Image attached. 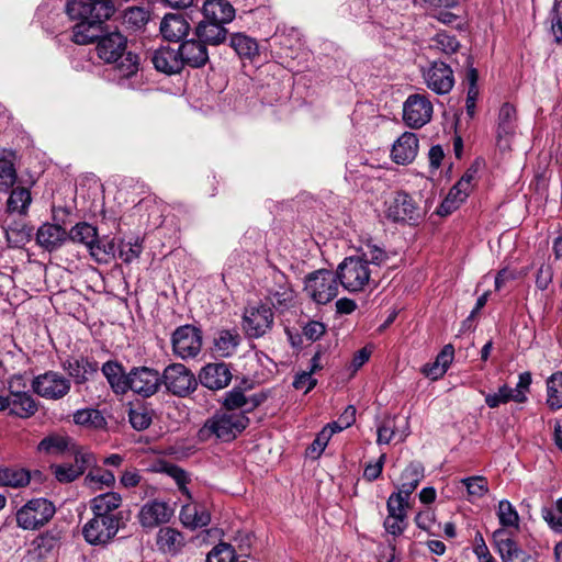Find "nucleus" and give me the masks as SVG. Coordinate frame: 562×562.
Returning <instances> with one entry per match:
<instances>
[{
	"mask_svg": "<svg viewBox=\"0 0 562 562\" xmlns=\"http://www.w3.org/2000/svg\"><path fill=\"white\" fill-rule=\"evenodd\" d=\"M362 260H366L367 267L370 263L380 266L387 258L385 251L376 246L368 245L367 250H364L361 255Z\"/></svg>",
	"mask_w": 562,
	"mask_h": 562,
	"instance_id": "61",
	"label": "nucleus"
},
{
	"mask_svg": "<svg viewBox=\"0 0 562 562\" xmlns=\"http://www.w3.org/2000/svg\"><path fill=\"white\" fill-rule=\"evenodd\" d=\"M32 202V195L27 188L16 187L12 189L7 201V212L26 215Z\"/></svg>",
	"mask_w": 562,
	"mask_h": 562,
	"instance_id": "37",
	"label": "nucleus"
},
{
	"mask_svg": "<svg viewBox=\"0 0 562 562\" xmlns=\"http://www.w3.org/2000/svg\"><path fill=\"white\" fill-rule=\"evenodd\" d=\"M462 484L467 487L468 494L473 497H482L487 493V481L484 476H471L463 479Z\"/></svg>",
	"mask_w": 562,
	"mask_h": 562,
	"instance_id": "55",
	"label": "nucleus"
},
{
	"mask_svg": "<svg viewBox=\"0 0 562 562\" xmlns=\"http://www.w3.org/2000/svg\"><path fill=\"white\" fill-rule=\"evenodd\" d=\"M123 516H99L88 520L82 527L85 540L92 546L108 544L123 526Z\"/></svg>",
	"mask_w": 562,
	"mask_h": 562,
	"instance_id": "4",
	"label": "nucleus"
},
{
	"mask_svg": "<svg viewBox=\"0 0 562 562\" xmlns=\"http://www.w3.org/2000/svg\"><path fill=\"white\" fill-rule=\"evenodd\" d=\"M101 371L116 395H124L127 393L130 372L126 373L119 361H106L103 363Z\"/></svg>",
	"mask_w": 562,
	"mask_h": 562,
	"instance_id": "29",
	"label": "nucleus"
},
{
	"mask_svg": "<svg viewBox=\"0 0 562 562\" xmlns=\"http://www.w3.org/2000/svg\"><path fill=\"white\" fill-rule=\"evenodd\" d=\"M553 280V268L551 265L543 263L539 267L536 276V286L544 291L551 284Z\"/></svg>",
	"mask_w": 562,
	"mask_h": 562,
	"instance_id": "62",
	"label": "nucleus"
},
{
	"mask_svg": "<svg viewBox=\"0 0 562 562\" xmlns=\"http://www.w3.org/2000/svg\"><path fill=\"white\" fill-rule=\"evenodd\" d=\"M331 436L333 430L322 429V431L318 432L312 445L307 448V453L312 458H318L326 448Z\"/></svg>",
	"mask_w": 562,
	"mask_h": 562,
	"instance_id": "59",
	"label": "nucleus"
},
{
	"mask_svg": "<svg viewBox=\"0 0 562 562\" xmlns=\"http://www.w3.org/2000/svg\"><path fill=\"white\" fill-rule=\"evenodd\" d=\"M396 435H397L396 418L387 417L378 427L376 443L378 445H387L396 437Z\"/></svg>",
	"mask_w": 562,
	"mask_h": 562,
	"instance_id": "54",
	"label": "nucleus"
},
{
	"mask_svg": "<svg viewBox=\"0 0 562 562\" xmlns=\"http://www.w3.org/2000/svg\"><path fill=\"white\" fill-rule=\"evenodd\" d=\"M124 21L131 27L138 30L149 21V12L140 7H132L125 10Z\"/></svg>",
	"mask_w": 562,
	"mask_h": 562,
	"instance_id": "53",
	"label": "nucleus"
},
{
	"mask_svg": "<svg viewBox=\"0 0 562 562\" xmlns=\"http://www.w3.org/2000/svg\"><path fill=\"white\" fill-rule=\"evenodd\" d=\"M30 483V474L24 469H0V485L9 487H23Z\"/></svg>",
	"mask_w": 562,
	"mask_h": 562,
	"instance_id": "45",
	"label": "nucleus"
},
{
	"mask_svg": "<svg viewBox=\"0 0 562 562\" xmlns=\"http://www.w3.org/2000/svg\"><path fill=\"white\" fill-rule=\"evenodd\" d=\"M172 350L181 359L196 357L202 348V333L192 325L178 327L171 337Z\"/></svg>",
	"mask_w": 562,
	"mask_h": 562,
	"instance_id": "13",
	"label": "nucleus"
},
{
	"mask_svg": "<svg viewBox=\"0 0 562 562\" xmlns=\"http://www.w3.org/2000/svg\"><path fill=\"white\" fill-rule=\"evenodd\" d=\"M493 544L502 562H539L537 555L525 551L510 530L498 528L493 535Z\"/></svg>",
	"mask_w": 562,
	"mask_h": 562,
	"instance_id": "10",
	"label": "nucleus"
},
{
	"mask_svg": "<svg viewBox=\"0 0 562 562\" xmlns=\"http://www.w3.org/2000/svg\"><path fill=\"white\" fill-rule=\"evenodd\" d=\"M193 35L206 46H218L227 40L228 31L225 25L201 20L194 26Z\"/></svg>",
	"mask_w": 562,
	"mask_h": 562,
	"instance_id": "28",
	"label": "nucleus"
},
{
	"mask_svg": "<svg viewBox=\"0 0 562 562\" xmlns=\"http://www.w3.org/2000/svg\"><path fill=\"white\" fill-rule=\"evenodd\" d=\"M142 249H143V247H142V244L139 243L138 239H135L134 243H131V241L124 243V241H122L121 245H120V248H119V257L125 263H130L134 259L139 257L140 252H142Z\"/></svg>",
	"mask_w": 562,
	"mask_h": 562,
	"instance_id": "58",
	"label": "nucleus"
},
{
	"mask_svg": "<svg viewBox=\"0 0 562 562\" xmlns=\"http://www.w3.org/2000/svg\"><path fill=\"white\" fill-rule=\"evenodd\" d=\"M386 460V454L382 453L375 463H369L366 465L363 471V477L368 482H373L380 477L383 467Z\"/></svg>",
	"mask_w": 562,
	"mask_h": 562,
	"instance_id": "63",
	"label": "nucleus"
},
{
	"mask_svg": "<svg viewBox=\"0 0 562 562\" xmlns=\"http://www.w3.org/2000/svg\"><path fill=\"white\" fill-rule=\"evenodd\" d=\"M284 279L285 277L283 274H278L277 280L280 284L279 290L269 291V297L276 308L286 310L290 307L293 300V291L284 282Z\"/></svg>",
	"mask_w": 562,
	"mask_h": 562,
	"instance_id": "46",
	"label": "nucleus"
},
{
	"mask_svg": "<svg viewBox=\"0 0 562 562\" xmlns=\"http://www.w3.org/2000/svg\"><path fill=\"white\" fill-rule=\"evenodd\" d=\"M66 12L78 22L72 26L71 41L77 45L98 42L103 33L102 25L115 12L113 0H71Z\"/></svg>",
	"mask_w": 562,
	"mask_h": 562,
	"instance_id": "1",
	"label": "nucleus"
},
{
	"mask_svg": "<svg viewBox=\"0 0 562 562\" xmlns=\"http://www.w3.org/2000/svg\"><path fill=\"white\" fill-rule=\"evenodd\" d=\"M61 368L74 380L75 384L81 385L98 372L99 364L95 360L86 356L67 357L61 361Z\"/></svg>",
	"mask_w": 562,
	"mask_h": 562,
	"instance_id": "19",
	"label": "nucleus"
},
{
	"mask_svg": "<svg viewBox=\"0 0 562 562\" xmlns=\"http://www.w3.org/2000/svg\"><path fill=\"white\" fill-rule=\"evenodd\" d=\"M408 497L402 493H392L386 502L387 516L397 517L400 521L407 519L406 509L408 507Z\"/></svg>",
	"mask_w": 562,
	"mask_h": 562,
	"instance_id": "50",
	"label": "nucleus"
},
{
	"mask_svg": "<svg viewBox=\"0 0 562 562\" xmlns=\"http://www.w3.org/2000/svg\"><path fill=\"white\" fill-rule=\"evenodd\" d=\"M159 30L166 41L178 43L189 34L191 26L182 14L168 13L161 20Z\"/></svg>",
	"mask_w": 562,
	"mask_h": 562,
	"instance_id": "26",
	"label": "nucleus"
},
{
	"mask_svg": "<svg viewBox=\"0 0 562 562\" xmlns=\"http://www.w3.org/2000/svg\"><path fill=\"white\" fill-rule=\"evenodd\" d=\"M430 50L440 52L446 55H451L458 52L460 43L454 35H450L446 32L438 33L431 38L429 46Z\"/></svg>",
	"mask_w": 562,
	"mask_h": 562,
	"instance_id": "48",
	"label": "nucleus"
},
{
	"mask_svg": "<svg viewBox=\"0 0 562 562\" xmlns=\"http://www.w3.org/2000/svg\"><path fill=\"white\" fill-rule=\"evenodd\" d=\"M32 231V227L25 223H14L5 231L7 239L16 246L24 245L31 240Z\"/></svg>",
	"mask_w": 562,
	"mask_h": 562,
	"instance_id": "51",
	"label": "nucleus"
},
{
	"mask_svg": "<svg viewBox=\"0 0 562 562\" xmlns=\"http://www.w3.org/2000/svg\"><path fill=\"white\" fill-rule=\"evenodd\" d=\"M68 234V239L74 243L83 244L88 249L97 241V228L86 222L75 225Z\"/></svg>",
	"mask_w": 562,
	"mask_h": 562,
	"instance_id": "42",
	"label": "nucleus"
},
{
	"mask_svg": "<svg viewBox=\"0 0 562 562\" xmlns=\"http://www.w3.org/2000/svg\"><path fill=\"white\" fill-rule=\"evenodd\" d=\"M182 66L199 69L204 67L209 60L207 46L198 37L182 41L179 45Z\"/></svg>",
	"mask_w": 562,
	"mask_h": 562,
	"instance_id": "21",
	"label": "nucleus"
},
{
	"mask_svg": "<svg viewBox=\"0 0 562 562\" xmlns=\"http://www.w3.org/2000/svg\"><path fill=\"white\" fill-rule=\"evenodd\" d=\"M173 516V509L161 501H150L144 504L137 515L140 526L145 529H154L167 524Z\"/></svg>",
	"mask_w": 562,
	"mask_h": 562,
	"instance_id": "18",
	"label": "nucleus"
},
{
	"mask_svg": "<svg viewBox=\"0 0 562 562\" xmlns=\"http://www.w3.org/2000/svg\"><path fill=\"white\" fill-rule=\"evenodd\" d=\"M8 394L0 395V412L9 409V415L19 418H30L38 411V403L26 391V383L21 374L8 380Z\"/></svg>",
	"mask_w": 562,
	"mask_h": 562,
	"instance_id": "3",
	"label": "nucleus"
},
{
	"mask_svg": "<svg viewBox=\"0 0 562 562\" xmlns=\"http://www.w3.org/2000/svg\"><path fill=\"white\" fill-rule=\"evenodd\" d=\"M418 153V138L411 132L403 133L393 144L392 160L397 165L411 164Z\"/></svg>",
	"mask_w": 562,
	"mask_h": 562,
	"instance_id": "24",
	"label": "nucleus"
},
{
	"mask_svg": "<svg viewBox=\"0 0 562 562\" xmlns=\"http://www.w3.org/2000/svg\"><path fill=\"white\" fill-rule=\"evenodd\" d=\"M161 386V374L149 367H134L130 371L127 392L132 391L142 397L155 395Z\"/></svg>",
	"mask_w": 562,
	"mask_h": 562,
	"instance_id": "14",
	"label": "nucleus"
},
{
	"mask_svg": "<svg viewBox=\"0 0 562 562\" xmlns=\"http://www.w3.org/2000/svg\"><path fill=\"white\" fill-rule=\"evenodd\" d=\"M67 239L66 229L57 224L45 223L38 227L36 233L37 244L47 251L60 248Z\"/></svg>",
	"mask_w": 562,
	"mask_h": 562,
	"instance_id": "27",
	"label": "nucleus"
},
{
	"mask_svg": "<svg viewBox=\"0 0 562 562\" xmlns=\"http://www.w3.org/2000/svg\"><path fill=\"white\" fill-rule=\"evenodd\" d=\"M151 61L156 70L166 75L180 74L183 69L179 48L161 46L153 53Z\"/></svg>",
	"mask_w": 562,
	"mask_h": 562,
	"instance_id": "25",
	"label": "nucleus"
},
{
	"mask_svg": "<svg viewBox=\"0 0 562 562\" xmlns=\"http://www.w3.org/2000/svg\"><path fill=\"white\" fill-rule=\"evenodd\" d=\"M154 412L146 405L138 404L130 408L128 419L131 426L138 431L147 429L153 422Z\"/></svg>",
	"mask_w": 562,
	"mask_h": 562,
	"instance_id": "47",
	"label": "nucleus"
},
{
	"mask_svg": "<svg viewBox=\"0 0 562 562\" xmlns=\"http://www.w3.org/2000/svg\"><path fill=\"white\" fill-rule=\"evenodd\" d=\"M127 40L120 32L101 34L97 42L98 56L106 63L116 61L120 55L125 52Z\"/></svg>",
	"mask_w": 562,
	"mask_h": 562,
	"instance_id": "22",
	"label": "nucleus"
},
{
	"mask_svg": "<svg viewBox=\"0 0 562 562\" xmlns=\"http://www.w3.org/2000/svg\"><path fill=\"white\" fill-rule=\"evenodd\" d=\"M425 468L419 461H412L402 472L400 477V486L397 493H402L406 497L417 488L424 479Z\"/></svg>",
	"mask_w": 562,
	"mask_h": 562,
	"instance_id": "34",
	"label": "nucleus"
},
{
	"mask_svg": "<svg viewBox=\"0 0 562 562\" xmlns=\"http://www.w3.org/2000/svg\"><path fill=\"white\" fill-rule=\"evenodd\" d=\"M202 20L226 25L235 18V9L227 0H204L202 8Z\"/></svg>",
	"mask_w": 562,
	"mask_h": 562,
	"instance_id": "23",
	"label": "nucleus"
},
{
	"mask_svg": "<svg viewBox=\"0 0 562 562\" xmlns=\"http://www.w3.org/2000/svg\"><path fill=\"white\" fill-rule=\"evenodd\" d=\"M265 401L263 395L254 394L247 396L245 389L241 386H234L227 392L222 401L224 412L244 413L245 415L257 408Z\"/></svg>",
	"mask_w": 562,
	"mask_h": 562,
	"instance_id": "20",
	"label": "nucleus"
},
{
	"mask_svg": "<svg viewBox=\"0 0 562 562\" xmlns=\"http://www.w3.org/2000/svg\"><path fill=\"white\" fill-rule=\"evenodd\" d=\"M16 181V170L11 160L0 158V192H7Z\"/></svg>",
	"mask_w": 562,
	"mask_h": 562,
	"instance_id": "52",
	"label": "nucleus"
},
{
	"mask_svg": "<svg viewBox=\"0 0 562 562\" xmlns=\"http://www.w3.org/2000/svg\"><path fill=\"white\" fill-rule=\"evenodd\" d=\"M121 504L122 497L119 493L108 492L93 497L90 502V508L93 514L99 516H123L121 512L115 513Z\"/></svg>",
	"mask_w": 562,
	"mask_h": 562,
	"instance_id": "33",
	"label": "nucleus"
},
{
	"mask_svg": "<svg viewBox=\"0 0 562 562\" xmlns=\"http://www.w3.org/2000/svg\"><path fill=\"white\" fill-rule=\"evenodd\" d=\"M516 109L510 103H504L498 112L497 139L498 144L515 134L516 128Z\"/></svg>",
	"mask_w": 562,
	"mask_h": 562,
	"instance_id": "35",
	"label": "nucleus"
},
{
	"mask_svg": "<svg viewBox=\"0 0 562 562\" xmlns=\"http://www.w3.org/2000/svg\"><path fill=\"white\" fill-rule=\"evenodd\" d=\"M432 115V104L424 94H412L403 108V120L412 128L427 124Z\"/></svg>",
	"mask_w": 562,
	"mask_h": 562,
	"instance_id": "15",
	"label": "nucleus"
},
{
	"mask_svg": "<svg viewBox=\"0 0 562 562\" xmlns=\"http://www.w3.org/2000/svg\"><path fill=\"white\" fill-rule=\"evenodd\" d=\"M55 477L60 483H70L78 479L81 474V469L74 464H60L53 468Z\"/></svg>",
	"mask_w": 562,
	"mask_h": 562,
	"instance_id": "57",
	"label": "nucleus"
},
{
	"mask_svg": "<svg viewBox=\"0 0 562 562\" xmlns=\"http://www.w3.org/2000/svg\"><path fill=\"white\" fill-rule=\"evenodd\" d=\"M116 246L114 240L102 241L97 238V241L90 246V255L99 263H108L115 257Z\"/></svg>",
	"mask_w": 562,
	"mask_h": 562,
	"instance_id": "49",
	"label": "nucleus"
},
{
	"mask_svg": "<svg viewBox=\"0 0 562 562\" xmlns=\"http://www.w3.org/2000/svg\"><path fill=\"white\" fill-rule=\"evenodd\" d=\"M550 32L554 37V42H562V4L555 3L549 15Z\"/></svg>",
	"mask_w": 562,
	"mask_h": 562,
	"instance_id": "56",
	"label": "nucleus"
},
{
	"mask_svg": "<svg viewBox=\"0 0 562 562\" xmlns=\"http://www.w3.org/2000/svg\"><path fill=\"white\" fill-rule=\"evenodd\" d=\"M60 539V532L50 530L37 538V547L45 552H49L59 546Z\"/></svg>",
	"mask_w": 562,
	"mask_h": 562,
	"instance_id": "60",
	"label": "nucleus"
},
{
	"mask_svg": "<svg viewBox=\"0 0 562 562\" xmlns=\"http://www.w3.org/2000/svg\"><path fill=\"white\" fill-rule=\"evenodd\" d=\"M273 325V312L267 304L258 303L245 308L243 327L250 338L265 336Z\"/></svg>",
	"mask_w": 562,
	"mask_h": 562,
	"instance_id": "12",
	"label": "nucleus"
},
{
	"mask_svg": "<svg viewBox=\"0 0 562 562\" xmlns=\"http://www.w3.org/2000/svg\"><path fill=\"white\" fill-rule=\"evenodd\" d=\"M240 344V335L235 329H221L213 339L212 351L220 358L233 356Z\"/></svg>",
	"mask_w": 562,
	"mask_h": 562,
	"instance_id": "31",
	"label": "nucleus"
},
{
	"mask_svg": "<svg viewBox=\"0 0 562 562\" xmlns=\"http://www.w3.org/2000/svg\"><path fill=\"white\" fill-rule=\"evenodd\" d=\"M510 401L525 403L527 402V396L520 395L519 392L514 393V390L507 384L499 386L496 393L485 395V403L490 408H496L501 404H506Z\"/></svg>",
	"mask_w": 562,
	"mask_h": 562,
	"instance_id": "40",
	"label": "nucleus"
},
{
	"mask_svg": "<svg viewBox=\"0 0 562 562\" xmlns=\"http://www.w3.org/2000/svg\"><path fill=\"white\" fill-rule=\"evenodd\" d=\"M231 366L225 362L205 364L199 373V382L206 389L218 391L225 389L232 381Z\"/></svg>",
	"mask_w": 562,
	"mask_h": 562,
	"instance_id": "17",
	"label": "nucleus"
},
{
	"mask_svg": "<svg viewBox=\"0 0 562 562\" xmlns=\"http://www.w3.org/2000/svg\"><path fill=\"white\" fill-rule=\"evenodd\" d=\"M161 384L175 396L186 397L198 387V379L182 363H172L165 368Z\"/></svg>",
	"mask_w": 562,
	"mask_h": 562,
	"instance_id": "7",
	"label": "nucleus"
},
{
	"mask_svg": "<svg viewBox=\"0 0 562 562\" xmlns=\"http://www.w3.org/2000/svg\"><path fill=\"white\" fill-rule=\"evenodd\" d=\"M547 404L552 411L562 408V372L560 371L547 380Z\"/></svg>",
	"mask_w": 562,
	"mask_h": 562,
	"instance_id": "43",
	"label": "nucleus"
},
{
	"mask_svg": "<svg viewBox=\"0 0 562 562\" xmlns=\"http://www.w3.org/2000/svg\"><path fill=\"white\" fill-rule=\"evenodd\" d=\"M55 514V506L46 498L29 501L16 512V524L24 530H35L47 524Z\"/></svg>",
	"mask_w": 562,
	"mask_h": 562,
	"instance_id": "6",
	"label": "nucleus"
},
{
	"mask_svg": "<svg viewBox=\"0 0 562 562\" xmlns=\"http://www.w3.org/2000/svg\"><path fill=\"white\" fill-rule=\"evenodd\" d=\"M31 386L38 396L45 400L58 401L70 392L71 381L60 372L49 370L34 376Z\"/></svg>",
	"mask_w": 562,
	"mask_h": 562,
	"instance_id": "9",
	"label": "nucleus"
},
{
	"mask_svg": "<svg viewBox=\"0 0 562 562\" xmlns=\"http://www.w3.org/2000/svg\"><path fill=\"white\" fill-rule=\"evenodd\" d=\"M336 276L346 290L357 292L369 283L371 270L362 258L349 257L338 266Z\"/></svg>",
	"mask_w": 562,
	"mask_h": 562,
	"instance_id": "8",
	"label": "nucleus"
},
{
	"mask_svg": "<svg viewBox=\"0 0 562 562\" xmlns=\"http://www.w3.org/2000/svg\"><path fill=\"white\" fill-rule=\"evenodd\" d=\"M180 520L184 527L194 530L207 526L211 521V515L203 505L190 503L182 506Z\"/></svg>",
	"mask_w": 562,
	"mask_h": 562,
	"instance_id": "32",
	"label": "nucleus"
},
{
	"mask_svg": "<svg viewBox=\"0 0 562 562\" xmlns=\"http://www.w3.org/2000/svg\"><path fill=\"white\" fill-rule=\"evenodd\" d=\"M156 546L162 553L176 555L186 546V538L172 527H162L157 532Z\"/></svg>",
	"mask_w": 562,
	"mask_h": 562,
	"instance_id": "30",
	"label": "nucleus"
},
{
	"mask_svg": "<svg viewBox=\"0 0 562 562\" xmlns=\"http://www.w3.org/2000/svg\"><path fill=\"white\" fill-rule=\"evenodd\" d=\"M541 513L550 528L555 532L562 533V515L551 508H543Z\"/></svg>",
	"mask_w": 562,
	"mask_h": 562,
	"instance_id": "64",
	"label": "nucleus"
},
{
	"mask_svg": "<svg viewBox=\"0 0 562 562\" xmlns=\"http://www.w3.org/2000/svg\"><path fill=\"white\" fill-rule=\"evenodd\" d=\"M112 63L115 64V70L120 78H131L138 72L140 58L137 54L124 52L120 55V59Z\"/></svg>",
	"mask_w": 562,
	"mask_h": 562,
	"instance_id": "41",
	"label": "nucleus"
},
{
	"mask_svg": "<svg viewBox=\"0 0 562 562\" xmlns=\"http://www.w3.org/2000/svg\"><path fill=\"white\" fill-rule=\"evenodd\" d=\"M74 422L77 425L94 429H102L106 426V420L102 413L94 408L79 409L74 414Z\"/></svg>",
	"mask_w": 562,
	"mask_h": 562,
	"instance_id": "44",
	"label": "nucleus"
},
{
	"mask_svg": "<svg viewBox=\"0 0 562 562\" xmlns=\"http://www.w3.org/2000/svg\"><path fill=\"white\" fill-rule=\"evenodd\" d=\"M497 517L501 528L508 529L514 535L519 530V515L510 502L503 499L498 503Z\"/></svg>",
	"mask_w": 562,
	"mask_h": 562,
	"instance_id": "39",
	"label": "nucleus"
},
{
	"mask_svg": "<svg viewBox=\"0 0 562 562\" xmlns=\"http://www.w3.org/2000/svg\"><path fill=\"white\" fill-rule=\"evenodd\" d=\"M248 424L249 418L244 413L218 412L205 420L198 431V437L202 441H207L212 437L231 441L244 431Z\"/></svg>",
	"mask_w": 562,
	"mask_h": 562,
	"instance_id": "2",
	"label": "nucleus"
},
{
	"mask_svg": "<svg viewBox=\"0 0 562 562\" xmlns=\"http://www.w3.org/2000/svg\"><path fill=\"white\" fill-rule=\"evenodd\" d=\"M385 216L395 223L415 224L422 218L416 201L406 192L397 191L386 202Z\"/></svg>",
	"mask_w": 562,
	"mask_h": 562,
	"instance_id": "11",
	"label": "nucleus"
},
{
	"mask_svg": "<svg viewBox=\"0 0 562 562\" xmlns=\"http://www.w3.org/2000/svg\"><path fill=\"white\" fill-rule=\"evenodd\" d=\"M69 443L70 439L68 436L49 434L38 442L37 451L48 456H58L63 454L68 449Z\"/></svg>",
	"mask_w": 562,
	"mask_h": 562,
	"instance_id": "36",
	"label": "nucleus"
},
{
	"mask_svg": "<svg viewBox=\"0 0 562 562\" xmlns=\"http://www.w3.org/2000/svg\"><path fill=\"white\" fill-rule=\"evenodd\" d=\"M229 46L241 58L252 59L256 55H258L257 41L244 33L233 34L231 36Z\"/></svg>",
	"mask_w": 562,
	"mask_h": 562,
	"instance_id": "38",
	"label": "nucleus"
},
{
	"mask_svg": "<svg viewBox=\"0 0 562 562\" xmlns=\"http://www.w3.org/2000/svg\"><path fill=\"white\" fill-rule=\"evenodd\" d=\"M307 295L317 304H327L338 294V279L336 273L321 269L305 277Z\"/></svg>",
	"mask_w": 562,
	"mask_h": 562,
	"instance_id": "5",
	"label": "nucleus"
},
{
	"mask_svg": "<svg viewBox=\"0 0 562 562\" xmlns=\"http://www.w3.org/2000/svg\"><path fill=\"white\" fill-rule=\"evenodd\" d=\"M423 77L427 87L437 94L449 93L454 86L453 71L443 61H431L429 67L423 71Z\"/></svg>",
	"mask_w": 562,
	"mask_h": 562,
	"instance_id": "16",
	"label": "nucleus"
}]
</instances>
